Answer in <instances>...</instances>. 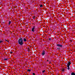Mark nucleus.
<instances>
[{
    "label": "nucleus",
    "mask_w": 75,
    "mask_h": 75,
    "mask_svg": "<svg viewBox=\"0 0 75 75\" xmlns=\"http://www.w3.org/2000/svg\"><path fill=\"white\" fill-rule=\"evenodd\" d=\"M40 7H42V5H41L40 6Z\"/></svg>",
    "instance_id": "16"
},
{
    "label": "nucleus",
    "mask_w": 75,
    "mask_h": 75,
    "mask_svg": "<svg viewBox=\"0 0 75 75\" xmlns=\"http://www.w3.org/2000/svg\"><path fill=\"white\" fill-rule=\"evenodd\" d=\"M56 46H57V47H63V45H62V44H57L56 45Z\"/></svg>",
    "instance_id": "2"
},
{
    "label": "nucleus",
    "mask_w": 75,
    "mask_h": 75,
    "mask_svg": "<svg viewBox=\"0 0 75 75\" xmlns=\"http://www.w3.org/2000/svg\"><path fill=\"white\" fill-rule=\"evenodd\" d=\"M11 23V21H9V23H8V25H10V23Z\"/></svg>",
    "instance_id": "11"
},
{
    "label": "nucleus",
    "mask_w": 75,
    "mask_h": 75,
    "mask_svg": "<svg viewBox=\"0 0 75 75\" xmlns=\"http://www.w3.org/2000/svg\"><path fill=\"white\" fill-rule=\"evenodd\" d=\"M47 61L48 62V60H47Z\"/></svg>",
    "instance_id": "26"
},
{
    "label": "nucleus",
    "mask_w": 75,
    "mask_h": 75,
    "mask_svg": "<svg viewBox=\"0 0 75 75\" xmlns=\"http://www.w3.org/2000/svg\"><path fill=\"white\" fill-rule=\"evenodd\" d=\"M71 75H75V73L72 72L71 73Z\"/></svg>",
    "instance_id": "6"
},
{
    "label": "nucleus",
    "mask_w": 75,
    "mask_h": 75,
    "mask_svg": "<svg viewBox=\"0 0 75 75\" xmlns=\"http://www.w3.org/2000/svg\"><path fill=\"white\" fill-rule=\"evenodd\" d=\"M49 64H51V62H50Z\"/></svg>",
    "instance_id": "27"
},
{
    "label": "nucleus",
    "mask_w": 75,
    "mask_h": 75,
    "mask_svg": "<svg viewBox=\"0 0 75 75\" xmlns=\"http://www.w3.org/2000/svg\"><path fill=\"white\" fill-rule=\"evenodd\" d=\"M1 42H3V41H0V43H1Z\"/></svg>",
    "instance_id": "19"
},
{
    "label": "nucleus",
    "mask_w": 75,
    "mask_h": 75,
    "mask_svg": "<svg viewBox=\"0 0 75 75\" xmlns=\"http://www.w3.org/2000/svg\"><path fill=\"white\" fill-rule=\"evenodd\" d=\"M35 28V26H34L32 28V31L33 32H34V28Z\"/></svg>",
    "instance_id": "4"
},
{
    "label": "nucleus",
    "mask_w": 75,
    "mask_h": 75,
    "mask_svg": "<svg viewBox=\"0 0 75 75\" xmlns=\"http://www.w3.org/2000/svg\"><path fill=\"white\" fill-rule=\"evenodd\" d=\"M33 19H35V16H33Z\"/></svg>",
    "instance_id": "13"
},
{
    "label": "nucleus",
    "mask_w": 75,
    "mask_h": 75,
    "mask_svg": "<svg viewBox=\"0 0 75 75\" xmlns=\"http://www.w3.org/2000/svg\"><path fill=\"white\" fill-rule=\"evenodd\" d=\"M61 50V49L59 47H58L57 48V50Z\"/></svg>",
    "instance_id": "5"
},
{
    "label": "nucleus",
    "mask_w": 75,
    "mask_h": 75,
    "mask_svg": "<svg viewBox=\"0 0 75 75\" xmlns=\"http://www.w3.org/2000/svg\"><path fill=\"white\" fill-rule=\"evenodd\" d=\"M28 52H30V51H28Z\"/></svg>",
    "instance_id": "28"
},
{
    "label": "nucleus",
    "mask_w": 75,
    "mask_h": 75,
    "mask_svg": "<svg viewBox=\"0 0 75 75\" xmlns=\"http://www.w3.org/2000/svg\"><path fill=\"white\" fill-rule=\"evenodd\" d=\"M44 55H45V50H43L42 52V56H44Z\"/></svg>",
    "instance_id": "3"
},
{
    "label": "nucleus",
    "mask_w": 75,
    "mask_h": 75,
    "mask_svg": "<svg viewBox=\"0 0 75 75\" xmlns=\"http://www.w3.org/2000/svg\"><path fill=\"white\" fill-rule=\"evenodd\" d=\"M7 41L8 42H9V41H7Z\"/></svg>",
    "instance_id": "25"
},
{
    "label": "nucleus",
    "mask_w": 75,
    "mask_h": 75,
    "mask_svg": "<svg viewBox=\"0 0 75 75\" xmlns=\"http://www.w3.org/2000/svg\"><path fill=\"white\" fill-rule=\"evenodd\" d=\"M4 61H7V60H8V59L4 58Z\"/></svg>",
    "instance_id": "9"
},
{
    "label": "nucleus",
    "mask_w": 75,
    "mask_h": 75,
    "mask_svg": "<svg viewBox=\"0 0 75 75\" xmlns=\"http://www.w3.org/2000/svg\"><path fill=\"white\" fill-rule=\"evenodd\" d=\"M51 40V38H49V40L50 41Z\"/></svg>",
    "instance_id": "18"
},
{
    "label": "nucleus",
    "mask_w": 75,
    "mask_h": 75,
    "mask_svg": "<svg viewBox=\"0 0 75 75\" xmlns=\"http://www.w3.org/2000/svg\"><path fill=\"white\" fill-rule=\"evenodd\" d=\"M67 69V68H65V69H64V70H65V69Z\"/></svg>",
    "instance_id": "24"
},
{
    "label": "nucleus",
    "mask_w": 75,
    "mask_h": 75,
    "mask_svg": "<svg viewBox=\"0 0 75 75\" xmlns=\"http://www.w3.org/2000/svg\"><path fill=\"white\" fill-rule=\"evenodd\" d=\"M28 50L29 51H30V48L28 47Z\"/></svg>",
    "instance_id": "20"
},
{
    "label": "nucleus",
    "mask_w": 75,
    "mask_h": 75,
    "mask_svg": "<svg viewBox=\"0 0 75 75\" xmlns=\"http://www.w3.org/2000/svg\"><path fill=\"white\" fill-rule=\"evenodd\" d=\"M33 75H35V73H33Z\"/></svg>",
    "instance_id": "21"
},
{
    "label": "nucleus",
    "mask_w": 75,
    "mask_h": 75,
    "mask_svg": "<svg viewBox=\"0 0 75 75\" xmlns=\"http://www.w3.org/2000/svg\"><path fill=\"white\" fill-rule=\"evenodd\" d=\"M1 4V3H0V4Z\"/></svg>",
    "instance_id": "29"
},
{
    "label": "nucleus",
    "mask_w": 75,
    "mask_h": 75,
    "mask_svg": "<svg viewBox=\"0 0 75 75\" xmlns=\"http://www.w3.org/2000/svg\"><path fill=\"white\" fill-rule=\"evenodd\" d=\"M23 41L24 42H25L27 41V40H26V39H25V38H24L23 39Z\"/></svg>",
    "instance_id": "8"
},
{
    "label": "nucleus",
    "mask_w": 75,
    "mask_h": 75,
    "mask_svg": "<svg viewBox=\"0 0 75 75\" xmlns=\"http://www.w3.org/2000/svg\"><path fill=\"white\" fill-rule=\"evenodd\" d=\"M70 64H71V62H69L68 63L67 65H70Z\"/></svg>",
    "instance_id": "7"
},
{
    "label": "nucleus",
    "mask_w": 75,
    "mask_h": 75,
    "mask_svg": "<svg viewBox=\"0 0 75 75\" xmlns=\"http://www.w3.org/2000/svg\"><path fill=\"white\" fill-rule=\"evenodd\" d=\"M27 71H29V72H30V71H31V69H28Z\"/></svg>",
    "instance_id": "14"
},
{
    "label": "nucleus",
    "mask_w": 75,
    "mask_h": 75,
    "mask_svg": "<svg viewBox=\"0 0 75 75\" xmlns=\"http://www.w3.org/2000/svg\"><path fill=\"white\" fill-rule=\"evenodd\" d=\"M18 44H19L20 45H23L24 44L23 39V38H20L18 40Z\"/></svg>",
    "instance_id": "1"
},
{
    "label": "nucleus",
    "mask_w": 75,
    "mask_h": 75,
    "mask_svg": "<svg viewBox=\"0 0 75 75\" xmlns=\"http://www.w3.org/2000/svg\"><path fill=\"white\" fill-rule=\"evenodd\" d=\"M11 54H13V52H11Z\"/></svg>",
    "instance_id": "22"
},
{
    "label": "nucleus",
    "mask_w": 75,
    "mask_h": 75,
    "mask_svg": "<svg viewBox=\"0 0 75 75\" xmlns=\"http://www.w3.org/2000/svg\"><path fill=\"white\" fill-rule=\"evenodd\" d=\"M62 71H63L64 72V68H62Z\"/></svg>",
    "instance_id": "12"
},
{
    "label": "nucleus",
    "mask_w": 75,
    "mask_h": 75,
    "mask_svg": "<svg viewBox=\"0 0 75 75\" xmlns=\"http://www.w3.org/2000/svg\"><path fill=\"white\" fill-rule=\"evenodd\" d=\"M5 40L6 41H7V40H6V39H5Z\"/></svg>",
    "instance_id": "23"
},
{
    "label": "nucleus",
    "mask_w": 75,
    "mask_h": 75,
    "mask_svg": "<svg viewBox=\"0 0 75 75\" xmlns=\"http://www.w3.org/2000/svg\"><path fill=\"white\" fill-rule=\"evenodd\" d=\"M67 69L68 70H69V69H70V68H69V67H68Z\"/></svg>",
    "instance_id": "15"
},
{
    "label": "nucleus",
    "mask_w": 75,
    "mask_h": 75,
    "mask_svg": "<svg viewBox=\"0 0 75 75\" xmlns=\"http://www.w3.org/2000/svg\"><path fill=\"white\" fill-rule=\"evenodd\" d=\"M43 73H44L45 72V70H44L43 71H42Z\"/></svg>",
    "instance_id": "17"
},
{
    "label": "nucleus",
    "mask_w": 75,
    "mask_h": 75,
    "mask_svg": "<svg viewBox=\"0 0 75 75\" xmlns=\"http://www.w3.org/2000/svg\"><path fill=\"white\" fill-rule=\"evenodd\" d=\"M69 66H70V65H68V64H67V68L69 67Z\"/></svg>",
    "instance_id": "10"
}]
</instances>
